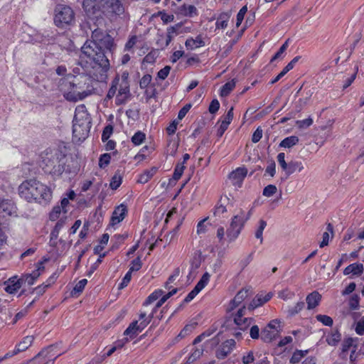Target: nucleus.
Wrapping results in <instances>:
<instances>
[{
  "label": "nucleus",
  "mask_w": 364,
  "mask_h": 364,
  "mask_svg": "<svg viewBox=\"0 0 364 364\" xmlns=\"http://www.w3.org/2000/svg\"><path fill=\"white\" fill-rule=\"evenodd\" d=\"M100 26L95 23L93 26L89 24L92 31V40H87L81 48L80 61L78 63L81 67H90V75L98 82L107 78V73L109 69L107 53H112L115 47L114 38L105 33Z\"/></svg>",
  "instance_id": "obj_1"
},
{
  "label": "nucleus",
  "mask_w": 364,
  "mask_h": 364,
  "mask_svg": "<svg viewBox=\"0 0 364 364\" xmlns=\"http://www.w3.org/2000/svg\"><path fill=\"white\" fill-rule=\"evenodd\" d=\"M100 26L95 23L93 26L89 24L92 31V40H87L81 48L80 61L78 63L81 67H90V75L98 82L107 78V73L109 69L107 53H112L115 47L114 38L105 33Z\"/></svg>",
  "instance_id": "obj_2"
},
{
  "label": "nucleus",
  "mask_w": 364,
  "mask_h": 364,
  "mask_svg": "<svg viewBox=\"0 0 364 364\" xmlns=\"http://www.w3.org/2000/svg\"><path fill=\"white\" fill-rule=\"evenodd\" d=\"M40 166L46 173L53 177H60L63 173L75 176L79 168L70 166L66 154L58 148H48L41 154Z\"/></svg>",
  "instance_id": "obj_3"
},
{
  "label": "nucleus",
  "mask_w": 364,
  "mask_h": 364,
  "mask_svg": "<svg viewBox=\"0 0 364 364\" xmlns=\"http://www.w3.org/2000/svg\"><path fill=\"white\" fill-rule=\"evenodd\" d=\"M82 68L88 71L89 77L87 75L75 76L70 73L66 75V80L69 81V87L64 91L63 97L69 102H75L82 100L92 95L94 90L90 80V77H93L90 74L92 68L85 66Z\"/></svg>",
  "instance_id": "obj_4"
},
{
  "label": "nucleus",
  "mask_w": 364,
  "mask_h": 364,
  "mask_svg": "<svg viewBox=\"0 0 364 364\" xmlns=\"http://www.w3.org/2000/svg\"><path fill=\"white\" fill-rule=\"evenodd\" d=\"M18 194L29 203H48L52 198L50 188L36 179L23 181L18 187Z\"/></svg>",
  "instance_id": "obj_5"
},
{
  "label": "nucleus",
  "mask_w": 364,
  "mask_h": 364,
  "mask_svg": "<svg viewBox=\"0 0 364 364\" xmlns=\"http://www.w3.org/2000/svg\"><path fill=\"white\" fill-rule=\"evenodd\" d=\"M82 8L88 18L87 24L92 22V23L96 24L97 26H102L105 22L102 16L105 11L102 9H106L108 12L112 13L110 9L106 4H104V1L101 0H83Z\"/></svg>",
  "instance_id": "obj_6"
},
{
  "label": "nucleus",
  "mask_w": 364,
  "mask_h": 364,
  "mask_svg": "<svg viewBox=\"0 0 364 364\" xmlns=\"http://www.w3.org/2000/svg\"><path fill=\"white\" fill-rule=\"evenodd\" d=\"M247 220L248 218H245L243 210H240V214L233 216L230 227L226 231L230 242H232L237 238Z\"/></svg>",
  "instance_id": "obj_7"
},
{
  "label": "nucleus",
  "mask_w": 364,
  "mask_h": 364,
  "mask_svg": "<svg viewBox=\"0 0 364 364\" xmlns=\"http://www.w3.org/2000/svg\"><path fill=\"white\" fill-rule=\"evenodd\" d=\"M74 12L70 6H58L55 9L54 23L59 28L68 26L74 20Z\"/></svg>",
  "instance_id": "obj_8"
},
{
  "label": "nucleus",
  "mask_w": 364,
  "mask_h": 364,
  "mask_svg": "<svg viewBox=\"0 0 364 364\" xmlns=\"http://www.w3.org/2000/svg\"><path fill=\"white\" fill-rule=\"evenodd\" d=\"M230 205L233 206L234 198H230L229 196L224 195L222 196L218 200L217 204L215 206L213 210V215L215 217H220L223 213L227 212V206Z\"/></svg>",
  "instance_id": "obj_9"
},
{
  "label": "nucleus",
  "mask_w": 364,
  "mask_h": 364,
  "mask_svg": "<svg viewBox=\"0 0 364 364\" xmlns=\"http://www.w3.org/2000/svg\"><path fill=\"white\" fill-rule=\"evenodd\" d=\"M54 348H55L53 346H50L43 349L33 358V360L42 358V362H43V364H53L55 360L58 357V355L52 353Z\"/></svg>",
  "instance_id": "obj_10"
},
{
  "label": "nucleus",
  "mask_w": 364,
  "mask_h": 364,
  "mask_svg": "<svg viewBox=\"0 0 364 364\" xmlns=\"http://www.w3.org/2000/svg\"><path fill=\"white\" fill-rule=\"evenodd\" d=\"M235 341L233 339H228L223 342L220 349L216 352V357L218 359H224L229 355L235 346Z\"/></svg>",
  "instance_id": "obj_11"
},
{
  "label": "nucleus",
  "mask_w": 364,
  "mask_h": 364,
  "mask_svg": "<svg viewBox=\"0 0 364 364\" xmlns=\"http://www.w3.org/2000/svg\"><path fill=\"white\" fill-rule=\"evenodd\" d=\"M245 306L240 309L237 314H235L234 317V323L238 326V328L242 330L245 331L246 330L250 325L252 318H244L242 320V323H240V318H242V316L245 314Z\"/></svg>",
  "instance_id": "obj_12"
},
{
  "label": "nucleus",
  "mask_w": 364,
  "mask_h": 364,
  "mask_svg": "<svg viewBox=\"0 0 364 364\" xmlns=\"http://www.w3.org/2000/svg\"><path fill=\"white\" fill-rule=\"evenodd\" d=\"M127 213V206L121 204L114 210L111 218V225H114L124 220Z\"/></svg>",
  "instance_id": "obj_13"
},
{
  "label": "nucleus",
  "mask_w": 364,
  "mask_h": 364,
  "mask_svg": "<svg viewBox=\"0 0 364 364\" xmlns=\"http://www.w3.org/2000/svg\"><path fill=\"white\" fill-rule=\"evenodd\" d=\"M89 132V126L88 125H82L81 124H73V137L77 138L79 141L84 140L88 135Z\"/></svg>",
  "instance_id": "obj_14"
},
{
  "label": "nucleus",
  "mask_w": 364,
  "mask_h": 364,
  "mask_svg": "<svg viewBox=\"0 0 364 364\" xmlns=\"http://www.w3.org/2000/svg\"><path fill=\"white\" fill-rule=\"evenodd\" d=\"M144 324L145 323H138V321H132L124 331V335L129 336L130 338H134L144 329Z\"/></svg>",
  "instance_id": "obj_15"
},
{
  "label": "nucleus",
  "mask_w": 364,
  "mask_h": 364,
  "mask_svg": "<svg viewBox=\"0 0 364 364\" xmlns=\"http://www.w3.org/2000/svg\"><path fill=\"white\" fill-rule=\"evenodd\" d=\"M104 1L110 11L115 15H121L124 12V7L122 3V0H101Z\"/></svg>",
  "instance_id": "obj_16"
},
{
  "label": "nucleus",
  "mask_w": 364,
  "mask_h": 364,
  "mask_svg": "<svg viewBox=\"0 0 364 364\" xmlns=\"http://www.w3.org/2000/svg\"><path fill=\"white\" fill-rule=\"evenodd\" d=\"M5 291L9 294H14L23 285L20 280V278L17 277H12L4 282Z\"/></svg>",
  "instance_id": "obj_17"
},
{
  "label": "nucleus",
  "mask_w": 364,
  "mask_h": 364,
  "mask_svg": "<svg viewBox=\"0 0 364 364\" xmlns=\"http://www.w3.org/2000/svg\"><path fill=\"white\" fill-rule=\"evenodd\" d=\"M279 329H272L270 326H265L261 331V339L265 343H270L278 335Z\"/></svg>",
  "instance_id": "obj_18"
},
{
  "label": "nucleus",
  "mask_w": 364,
  "mask_h": 364,
  "mask_svg": "<svg viewBox=\"0 0 364 364\" xmlns=\"http://www.w3.org/2000/svg\"><path fill=\"white\" fill-rule=\"evenodd\" d=\"M247 174V169L245 167H239L230 173L229 178L234 181V184L240 185Z\"/></svg>",
  "instance_id": "obj_19"
},
{
  "label": "nucleus",
  "mask_w": 364,
  "mask_h": 364,
  "mask_svg": "<svg viewBox=\"0 0 364 364\" xmlns=\"http://www.w3.org/2000/svg\"><path fill=\"white\" fill-rule=\"evenodd\" d=\"M248 296V291L241 289L239 291L235 297L230 301L229 311L233 310L239 306L240 304Z\"/></svg>",
  "instance_id": "obj_20"
},
{
  "label": "nucleus",
  "mask_w": 364,
  "mask_h": 364,
  "mask_svg": "<svg viewBox=\"0 0 364 364\" xmlns=\"http://www.w3.org/2000/svg\"><path fill=\"white\" fill-rule=\"evenodd\" d=\"M321 299V295L316 291L309 294L306 299L308 309H312L316 307Z\"/></svg>",
  "instance_id": "obj_21"
},
{
  "label": "nucleus",
  "mask_w": 364,
  "mask_h": 364,
  "mask_svg": "<svg viewBox=\"0 0 364 364\" xmlns=\"http://www.w3.org/2000/svg\"><path fill=\"white\" fill-rule=\"evenodd\" d=\"M363 272L362 263H353L346 267L343 270L344 275L352 274L353 276H360Z\"/></svg>",
  "instance_id": "obj_22"
},
{
  "label": "nucleus",
  "mask_w": 364,
  "mask_h": 364,
  "mask_svg": "<svg viewBox=\"0 0 364 364\" xmlns=\"http://www.w3.org/2000/svg\"><path fill=\"white\" fill-rule=\"evenodd\" d=\"M177 13L184 16L193 17L198 15V11L193 5H186L183 4L178 8Z\"/></svg>",
  "instance_id": "obj_23"
},
{
  "label": "nucleus",
  "mask_w": 364,
  "mask_h": 364,
  "mask_svg": "<svg viewBox=\"0 0 364 364\" xmlns=\"http://www.w3.org/2000/svg\"><path fill=\"white\" fill-rule=\"evenodd\" d=\"M34 341L33 336H25L15 347L16 351L19 353L27 350Z\"/></svg>",
  "instance_id": "obj_24"
},
{
  "label": "nucleus",
  "mask_w": 364,
  "mask_h": 364,
  "mask_svg": "<svg viewBox=\"0 0 364 364\" xmlns=\"http://www.w3.org/2000/svg\"><path fill=\"white\" fill-rule=\"evenodd\" d=\"M185 46L188 50H193L194 48L204 46L205 42L199 35L196 38V39L188 38L186 41Z\"/></svg>",
  "instance_id": "obj_25"
},
{
  "label": "nucleus",
  "mask_w": 364,
  "mask_h": 364,
  "mask_svg": "<svg viewBox=\"0 0 364 364\" xmlns=\"http://www.w3.org/2000/svg\"><path fill=\"white\" fill-rule=\"evenodd\" d=\"M157 170L158 168L156 167H152L150 169L145 170L139 175L137 182L142 184L147 183L156 174Z\"/></svg>",
  "instance_id": "obj_26"
},
{
  "label": "nucleus",
  "mask_w": 364,
  "mask_h": 364,
  "mask_svg": "<svg viewBox=\"0 0 364 364\" xmlns=\"http://www.w3.org/2000/svg\"><path fill=\"white\" fill-rule=\"evenodd\" d=\"M40 274H41L38 272V270H34L31 274L22 275L20 277L22 285L27 284L31 286L33 284L35 280L40 276Z\"/></svg>",
  "instance_id": "obj_27"
},
{
  "label": "nucleus",
  "mask_w": 364,
  "mask_h": 364,
  "mask_svg": "<svg viewBox=\"0 0 364 364\" xmlns=\"http://www.w3.org/2000/svg\"><path fill=\"white\" fill-rule=\"evenodd\" d=\"M326 340L328 345L336 346L341 340V334L338 329H335L327 336Z\"/></svg>",
  "instance_id": "obj_28"
},
{
  "label": "nucleus",
  "mask_w": 364,
  "mask_h": 364,
  "mask_svg": "<svg viewBox=\"0 0 364 364\" xmlns=\"http://www.w3.org/2000/svg\"><path fill=\"white\" fill-rule=\"evenodd\" d=\"M304 166L300 161H291L288 163L287 168L284 169L286 174L289 176L294 173L296 171H301Z\"/></svg>",
  "instance_id": "obj_29"
},
{
  "label": "nucleus",
  "mask_w": 364,
  "mask_h": 364,
  "mask_svg": "<svg viewBox=\"0 0 364 364\" xmlns=\"http://www.w3.org/2000/svg\"><path fill=\"white\" fill-rule=\"evenodd\" d=\"M358 341V338H345L342 343V353H346L348 350L353 347V348H358L357 342Z\"/></svg>",
  "instance_id": "obj_30"
},
{
  "label": "nucleus",
  "mask_w": 364,
  "mask_h": 364,
  "mask_svg": "<svg viewBox=\"0 0 364 364\" xmlns=\"http://www.w3.org/2000/svg\"><path fill=\"white\" fill-rule=\"evenodd\" d=\"M119 77L117 75L112 81L111 87H109L108 92L105 97V100H111L115 95L117 90V87L119 85Z\"/></svg>",
  "instance_id": "obj_31"
},
{
  "label": "nucleus",
  "mask_w": 364,
  "mask_h": 364,
  "mask_svg": "<svg viewBox=\"0 0 364 364\" xmlns=\"http://www.w3.org/2000/svg\"><path fill=\"white\" fill-rule=\"evenodd\" d=\"M299 141V137L296 136H290L284 138L279 144L280 147L291 148L297 144Z\"/></svg>",
  "instance_id": "obj_32"
},
{
  "label": "nucleus",
  "mask_w": 364,
  "mask_h": 364,
  "mask_svg": "<svg viewBox=\"0 0 364 364\" xmlns=\"http://www.w3.org/2000/svg\"><path fill=\"white\" fill-rule=\"evenodd\" d=\"M236 85V82L235 80H232L230 81L227 82L225 85H223L220 89V95L221 97L228 96L230 92L235 88Z\"/></svg>",
  "instance_id": "obj_33"
},
{
  "label": "nucleus",
  "mask_w": 364,
  "mask_h": 364,
  "mask_svg": "<svg viewBox=\"0 0 364 364\" xmlns=\"http://www.w3.org/2000/svg\"><path fill=\"white\" fill-rule=\"evenodd\" d=\"M308 353L309 350H296L289 360L290 363H299L301 361V360L308 354Z\"/></svg>",
  "instance_id": "obj_34"
},
{
  "label": "nucleus",
  "mask_w": 364,
  "mask_h": 364,
  "mask_svg": "<svg viewBox=\"0 0 364 364\" xmlns=\"http://www.w3.org/2000/svg\"><path fill=\"white\" fill-rule=\"evenodd\" d=\"M13 203L9 200H3L0 202V213H4L6 215H11L13 210Z\"/></svg>",
  "instance_id": "obj_35"
},
{
  "label": "nucleus",
  "mask_w": 364,
  "mask_h": 364,
  "mask_svg": "<svg viewBox=\"0 0 364 364\" xmlns=\"http://www.w3.org/2000/svg\"><path fill=\"white\" fill-rule=\"evenodd\" d=\"M229 18H230V16L228 14H226V13L221 14L219 16V17L217 18V21L215 23L216 28H218V29L225 28L228 26V22Z\"/></svg>",
  "instance_id": "obj_36"
},
{
  "label": "nucleus",
  "mask_w": 364,
  "mask_h": 364,
  "mask_svg": "<svg viewBox=\"0 0 364 364\" xmlns=\"http://www.w3.org/2000/svg\"><path fill=\"white\" fill-rule=\"evenodd\" d=\"M210 277V274L208 272H205L194 288L200 292L208 284Z\"/></svg>",
  "instance_id": "obj_37"
},
{
  "label": "nucleus",
  "mask_w": 364,
  "mask_h": 364,
  "mask_svg": "<svg viewBox=\"0 0 364 364\" xmlns=\"http://www.w3.org/2000/svg\"><path fill=\"white\" fill-rule=\"evenodd\" d=\"M164 291L161 289H158L151 293L144 301L143 305L148 306L157 300L162 294Z\"/></svg>",
  "instance_id": "obj_38"
},
{
  "label": "nucleus",
  "mask_w": 364,
  "mask_h": 364,
  "mask_svg": "<svg viewBox=\"0 0 364 364\" xmlns=\"http://www.w3.org/2000/svg\"><path fill=\"white\" fill-rule=\"evenodd\" d=\"M264 304L262 299V294H257L250 302L248 306L249 310H254L255 309L262 306Z\"/></svg>",
  "instance_id": "obj_39"
},
{
  "label": "nucleus",
  "mask_w": 364,
  "mask_h": 364,
  "mask_svg": "<svg viewBox=\"0 0 364 364\" xmlns=\"http://www.w3.org/2000/svg\"><path fill=\"white\" fill-rule=\"evenodd\" d=\"M178 142L176 141L170 140L167 146V154L170 156H174L178 151Z\"/></svg>",
  "instance_id": "obj_40"
},
{
  "label": "nucleus",
  "mask_w": 364,
  "mask_h": 364,
  "mask_svg": "<svg viewBox=\"0 0 364 364\" xmlns=\"http://www.w3.org/2000/svg\"><path fill=\"white\" fill-rule=\"evenodd\" d=\"M305 306V303L304 301H299L294 306L290 307L288 309V314L290 316H295L298 313H299Z\"/></svg>",
  "instance_id": "obj_41"
},
{
  "label": "nucleus",
  "mask_w": 364,
  "mask_h": 364,
  "mask_svg": "<svg viewBox=\"0 0 364 364\" xmlns=\"http://www.w3.org/2000/svg\"><path fill=\"white\" fill-rule=\"evenodd\" d=\"M145 138V134L141 131H138L132 137V142L134 145H140L144 141Z\"/></svg>",
  "instance_id": "obj_42"
},
{
  "label": "nucleus",
  "mask_w": 364,
  "mask_h": 364,
  "mask_svg": "<svg viewBox=\"0 0 364 364\" xmlns=\"http://www.w3.org/2000/svg\"><path fill=\"white\" fill-rule=\"evenodd\" d=\"M259 227L255 232V237L260 240V243L263 242L262 233L263 230L267 226V222L264 220H260L259 221Z\"/></svg>",
  "instance_id": "obj_43"
},
{
  "label": "nucleus",
  "mask_w": 364,
  "mask_h": 364,
  "mask_svg": "<svg viewBox=\"0 0 364 364\" xmlns=\"http://www.w3.org/2000/svg\"><path fill=\"white\" fill-rule=\"evenodd\" d=\"M185 166L182 163H178L174 168L173 179L178 181L182 176Z\"/></svg>",
  "instance_id": "obj_44"
},
{
  "label": "nucleus",
  "mask_w": 364,
  "mask_h": 364,
  "mask_svg": "<svg viewBox=\"0 0 364 364\" xmlns=\"http://www.w3.org/2000/svg\"><path fill=\"white\" fill-rule=\"evenodd\" d=\"M316 318L318 321L322 323L326 326H331L333 323L332 318L326 315L318 314L316 315Z\"/></svg>",
  "instance_id": "obj_45"
},
{
  "label": "nucleus",
  "mask_w": 364,
  "mask_h": 364,
  "mask_svg": "<svg viewBox=\"0 0 364 364\" xmlns=\"http://www.w3.org/2000/svg\"><path fill=\"white\" fill-rule=\"evenodd\" d=\"M73 123L81 124V126L83 124L89 125V124L90 123L89 115L85 117L84 115L76 116V114H75Z\"/></svg>",
  "instance_id": "obj_46"
},
{
  "label": "nucleus",
  "mask_w": 364,
  "mask_h": 364,
  "mask_svg": "<svg viewBox=\"0 0 364 364\" xmlns=\"http://www.w3.org/2000/svg\"><path fill=\"white\" fill-rule=\"evenodd\" d=\"M87 280L86 279H82L80 280L75 284V287L73 288L72 294H79L81 292H82V291L85 289V287L87 284Z\"/></svg>",
  "instance_id": "obj_47"
},
{
  "label": "nucleus",
  "mask_w": 364,
  "mask_h": 364,
  "mask_svg": "<svg viewBox=\"0 0 364 364\" xmlns=\"http://www.w3.org/2000/svg\"><path fill=\"white\" fill-rule=\"evenodd\" d=\"M111 154H102L99 159V166L102 168H105L110 162Z\"/></svg>",
  "instance_id": "obj_48"
},
{
  "label": "nucleus",
  "mask_w": 364,
  "mask_h": 364,
  "mask_svg": "<svg viewBox=\"0 0 364 364\" xmlns=\"http://www.w3.org/2000/svg\"><path fill=\"white\" fill-rule=\"evenodd\" d=\"M142 267V262L139 257H137L134 259H133L131 262V267H129V272L132 273V272L139 270Z\"/></svg>",
  "instance_id": "obj_49"
},
{
  "label": "nucleus",
  "mask_w": 364,
  "mask_h": 364,
  "mask_svg": "<svg viewBox=\"0 0 364 364\" xmlns=\"http://www.w3.org/2000/svg\"><path fill=\"white\" fill-rule=\"evenodd\" d=\"M277 188L274 185H268L263 189L262 194L266 197H271L277 193Z\"/></svg>",
  "instance_id": "obj_50"
},
{
  "label": "nucleus",
  "mask_w": 364,
  "mask_h": 364,
  "mask_svg": "<svg viewBox=\"0 0 364 364\" xmlns=\"http://www.w3.org/2000/svg\"><path fill=\"white\" fill-rule=\"evenodd\" d=\"M105 255H106L105 253H103L102 255H100L99 258L97 259V261L93 264L91 265L89 271L87 272V275L88 277H90L94 273V272L97 269L99 265L102 263V259L103 257H105Z\"/></svg>",
  "instance_id": "obj_51"
},
{
  "label": "nucleus",
  "mask_w": 364,
  "mask_h": 364,
  "mask_svg": "<svg viewBox=\"0 0 364 364\" xmlns=\"http://www.w3.org/2000/svg\"><path fill=\"white\" fill-rule=\"evenodd\" d=\"M122 183V177L115 174L111 179L109 186L112 190L117 189Z\"/></svg>",
  "instance_id": "obj_52"
},
{
  "label": "nucleus",
  "mask_w": 364,
  "mask_h": 364,
  "mask_svg": "<svg viewBox=\"0 0 364 364\" xmlns=\"http://www.w3.org/2000/svg\"><path fill=\"white\" fill-rule=\"evenodd\" d=\"M152 77L149 74L144 75L139 81V87L141 89L146 88L151 83Z\"/></svg>",
  "instance_id": "obj_53"
},
{
  "label": "nucleus",
  "mask_w": 364,
  "mask_h": 364,
  "mask_svg": "<svg viewBox=\"0 0 364 364\" xmlns=\"http://www.w3.org/2000/svg\"><path fill=\"white\" fill-rule=\"evenodd\" d=\"M131 95H127L125 94H122V92L117 93L115 99V104L117 105H124L127 100L130 98Z\"/></svg>",
  "instance_id": "obj_54"
},
{
  "label": "nucleus",
  "mask_w": 364,
  "mask_h": 364,
  "mask_svg": "<svg viewBox=\"0 0 364 364\" xmlns=\"http://www.w3.org/2000/svg\"><path fill=\"white\" fill-rule=\"evenodd\" d=\"M171 69V66L166 65L164 68L161 69L157 73V77L162 80H165L168 77Z\"/></svg>",
  "instance_id": "obj_55"
},
{
  "label": "nucleus",
  "mask_w": 364,
  "mask_h": 364,
  "mask_svg": "<svg viewBox=\"0 0 364 364\" xmlns=\"http://www.w3.org/2000/svg\"><path fill=\"white\" fill-rule=\"evenodd\" d=\"M113 132V127L110 124L106 126L102 134V141H106Z\"/></svg>",
  "instance_id": "obj_56"
},
{
  "label": "nucleus",
  "mask_w": 364,
  "mask_h": 364,
  "mask_svg": "<svg viewBox=\"0 0 364 364\" xmlns=\"http://www.w3.org/2000/svg\"><path fill=\"white\" fill-rule=\"evenodd\" d=\"M118 93L122 92V94H125L127 95H131L129 85L127 80H124L119 85V88L118 89Z\"/></svg>",
  "instance_id": "obj_57"
},
{
  "label": "nucleus",
  "mask_w": 364,
  "mask_h": 364,
  "mask_svg": "<svg viewBox=\"0 0 364 364\" xmlns=\"http://www.w3.org/2000/svg\"><path fill=\"white\" fill-rule=\"evenodd\" d=\"M288 47V40L286 41L282 46L279 48L278 51L274 54V55L272 58L271 62L274 61L275 60L279 58L281 55L284 53V52L287 50Z\"/></svg>",
  "instance_id": "obj_58"
},
{
  "label": "nucleus",
  "mask_w": 364,
  "mask_h": 364,
  "mask_svg": "<svg viewBox=\"0 0 364 364\" xmlns=\"http://www.w3.org/2000/svg\"><path fill=\"white\" fill-rule=\"evenodd\" d=\"M360 299L357 294H354L351 296L349 301V306L352 310H356L359 306Z\"/></svg>",
  "instance_id": "obj_59"
},
{
  "label": "nucleus",
  "mask_w": 364,
  "mask_h": 364,
  "mask_svg": "<svg viewBox=\"0 0 364 364\" xmlns=\"http://www.w3.org/2000/svg\"><path fill=\"white\" fill-rule=\"evenodd\" d=\"M132 279V273L130 272H127L125 276L123 277L122 282L119 283L118 286L119 289H122L126 287Z\"/></svg>",
  "instance_id": "obj_60"
},
{
  "label": "nucleus",
  "mask_w": 364,
  "mask_h": 364,
  "mask_svg": "<svg viewBox=\"0 0 364 364\" xmlns=\"http://www.w3.org/2000/svg\"><path fill=\"white\" fill-rule=\"evenodd\" d=\"M309 100V97H306L304 99H299L296 103H295V110L296 113H299L301 111L304 106H305L307 104V102Z\"/></svg>",
  "instance_id": "obj_61"
},
{
  "label": "nucleus",
  "mask_w": 364,
  "mask_h": 364,
  "mask_svg": "<svg viewBox=\"0 0 364 364\" xmlns=\"http://www.w3.org/2000/svg\"><path fill=\"white\" fill-rule=\"evenodd\" d=\"M263 131L260 127H258L252 136V141L257 143L262 137Z\"/></svg>",
  "instance_id": "obj_62"
},
{
  "label": "nucleus",
  "mask_w": 364,
  "mask_h": 364,
  "mask_svg": "<svg viewBox=\"0 0 364 364\" xmlns=\"http://www.w3.org/2000/svg\"><path fill=\"white\" fill-rule=\"evenodd\" d=\"M219 108H220V103H219L218 100L216 99H214L211 101V102L209 105V107H208V110H209L210 113L215 114V112H217L218 111Z\"/></svg>",
  "instance_id": "obj_63"
},
{
  "label": "nucleus",
  "mask_w": 364,
  "mask_h": 364,
  "mask_svg": "<svg viewBox=\"0 0 364 364\" xmlns=\"http://www.w3.org/2000/svg\"><path fill=\"white\" fill-rule=\"evenodd\" d=\"M178 124V122L177 119H174L170 123V124L166 128V132L168 135H173V134H175Z\"/></svg>",
  "instance_id": "obj_64"
}]
</instances>
